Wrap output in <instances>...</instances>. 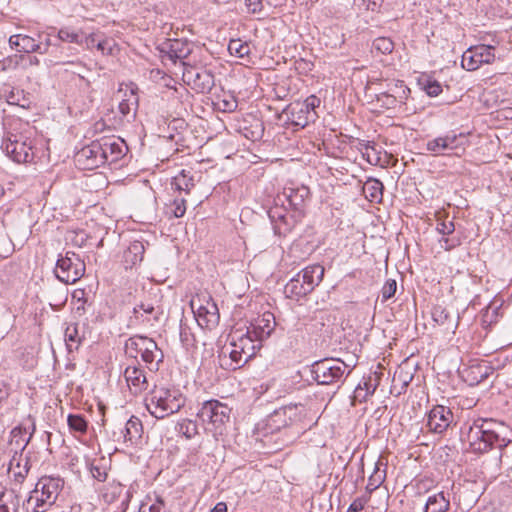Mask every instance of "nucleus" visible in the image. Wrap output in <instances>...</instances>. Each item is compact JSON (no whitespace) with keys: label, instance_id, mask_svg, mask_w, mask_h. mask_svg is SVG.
Instances as JSON below:
<instances>
[{"label":"nucleus","instance_id":"412c9836","mask_svg":"<svg viewBox=\"0 0 512 512\" xmlns=\"http://www.w3.org/2000/svg\"><path fill=\"white\" fill-rule=\"evenodd\" d=\"M289 120L293 126L300 128L306 127L310 122H314L316 112H310L306 106L300 102H295L288 107Z\"/></svg>","mask_w":512,"mask_h":512},{"label":"nucleus","instance_id":"a211bd4d","mask_svg":"<svg viewBox=\"0 0 512 512\" xmlns=\"http://www.w3.org/2000/svg\"><path fill=\"white\" fill-rule=\"evenodd\" d=\"M268 216L274 224V231L276 234L285 235L291 231L293 221L288 216L284 203L278 201L277 198L275 199V205L268 210Z\"/></svg>","mask_w":512,"mask_h":512},{"label":"nucleus","instance_id":"cd10ccee","mask_svg":"<svg viewBox=\"0 0 512 512\" xmlns=\"http://www.w3.org/2000/svg\"><path fill=\"white\" fill-rule=\"evenodd\" d=\"M310 285L303 283L301 276L296 274L286 285L284 288V293L286 297L291 299H299L300 297H304L307 294L311 293Z\"/></svg>","mask_w":512,"mask_h":512},{"label":"nucleus","instance_id":"72a5a7b5","mask_svg":"<svg viewBox=\"0 0 512 512\" xmlns=\"http://www.w3.org/2000/svg\"><path fill=\"white\" fill-rule=\"evenodd\" d=\"M450 510V500L444 495V492H438L428 497L424 512H448Z\"/></svg>","mask_w":512,"mask_h":512},{"label":"nucleus","instance_id":"864d4df0","mask_svg":"<svg viewBox=\"0 0 512 512\" xmlns=\"http://www.w3.org/2000/svg\"><path fill=\"white\" fill-rule=\"evenodd\" d=\"M397 290V283L393 279H388L382 287V301H386L393 297Z\"/></svg>","mask_w":512,"mask_h":512},{"label":"nucleus","instance_id":"6e6d98bb","mask_svg":"<svg viewBox=\"0 0 512 512\" xmlns=\"http://www.w3.org/2000/svg\"><path fill=\"white\" fill-rule=\"evenodd\" d=\"M172 206V212L176 218L184 216L186 212V200L184 198H175Z\"/></svg>","mask_w":512,"mask_h":512},{"label":"nucleus","instance_id":"a878e982","mask_svg":"<svg viewBox=\"0 0 512 512\" xmlns=\"http://www.w3.org/2000/svg\"><path fill=\"white\" fill-rule=\"evenodd\" d=\"M64 336L68 351H76L85 340V326L79 323H69L65 329Z\"/></svg>","mask_w":512,"mask_h":512},{"label":"nucleus","instance_id":"423d86ee","mask_svg":"<svg viewBox=\"0 0 512 512\" xmlns=\"http://www.w3.org/2000/svg\"><path fill=\"white\" fill-rule=\"evenodd\" d=\"M125 350L133 358L140 354L143 362L152 372L159 370V366L164 359V354L157 343L145 336L135 335L130 337L125 343Z\"/></svg>","mask_w":512,"mask_h":512},{"label":"nucleus","instance_id":"9d476101","mask_svg":"<svg viewBox=\"0 0 512 512\" xmlns=\"http://www.w3.org/2000/svg\"><path fill=\"white\" fill-rule=\"evenodd\" d=\"M183 81L197 93H208L214 87V75L211 71L183 62Z\"/></svg>","mask_w":512,"mask_h":512},{"label":"nucleus","instance_id":"052dcab7","mask_svg":"<svg viewBox=\"0 0 512 512\" xmlns=\"http://www.w3.org/2000/svg\"><path fill=\"white\" fill-rule=\"evenodd\" d=\"M303 106H306L310 112H315V108L319 107L320 99L315 95H311L306 98L304 102H301Z\"/></svg>","mask_w":512,"mask_h":512},{"label":"nucleus","instance_id":"bb28decb","mask_svg":"<svg viewBox=\"0 0 512 512\" xmlns=\"http://www.w3.org/2000/svg\"><path fill=\"white\" fill-rule=\"evenodd\" d=\"M432 318L438 325L445 327L446 330L456 329L459 320L458 316L455 317L449 309L442 305L434 306Z\"/></svg>","mask_w":512,"mask_h":512},{"label":"nucleus","instance_id":"f704fd0d","mask_svg":"<svg viewBox=\"0 0 512 512\" xmlns=\"http://www.w3.org/2000/svg\"><path fill=\"white\" fill-rule=\"evenodd\" d=\"M23 512H45L49 507L45 504V500L38 496V492L32 490L26 499L21 498V506Z\"/></svg>","mask_w":512,"mask_h":512},{"label":"nucleus","instance_id":"aec40b11","mask_svg":"<svg viewBox=\"0 0 512 512\" xmlns=\"http://www.w3.org/2000/svg\"><path fill=\"white\" fill-rule=\"evenodd\" d=\"M309 194V188L306 186H299L296 188L288 187L284 188L282 195L277 196V200L281 203L287 201L290 207L294 210H299L303 206Z\"/></svg>","mask_w":512,"mask_h":512},{"label":"nucleus","instance_id":"7ed1b4c3","mask_svg":"<svg viewBox=\"0 0 512 512\" xmlns=\"http://www.w3.org/2000/svg\"><path fill=\"white\" fill-rule=\"evenodd\" d=\"M33 131L26 123L15 122L5 133L1 148L13 161L29 163L34 159Z\"/></svg>","mask_w":512,"mask_h":512},{"label":"nucleus","instance_id":"bf43d9fd","mask_svg":"<svg viewBox=\"0 0 512 512\" xmlns=\"http://www.w3.org/2000/svg\"><path fill=\"white\" fill-rule=\"evenodd\" d=\"M263 0H246V7L250 13L260 14L263 11Z\"/></svg>","mask_w":512,"mask_h":512},{"label":"nucleus","instance_id":"49530a36","mask_svg":"<svg viewBox=\"0 0 512 512\" xmlns=\"http://www.w3.org/2000/svg\"><path fill=\"white\" fill-rule=\"evenodd\" d=\"M57 36L63 42L75 43V44L83 43V40L80 37V35L76 31L70 29L69 27L61 28L58 31Z\"/></svg>","mask_w":512,"mask_h":512},{"label":"nucleus","instance_id":"ea45409f","mask_svg":"<svg viewBox=\"0 0 512 512\" xmlns=\"http://www.w3.org/2000/svg\"><path fill=\"white\" fill-rule=\"evenodd\" d=\"M96 49L104 56H114L119 52V45L112 37H107L103 34L96 44Z\"/></svg>","mask_w":512,"mask_h":512},{"label":"nucleus","instance_id":"e433bc0d","mask_svg":"<svg viewBox=\"0 0 512 512\" xmlns=\"http://www.w3.org/2000/svg\"><path fill=\"white\" fill-rule=\"evenodd\" d=\"M410 93V89L402 80H392L387 84V90L381 91V95H389L394 99H400V103L404 102Z\"/></svg>","mask_w":512,"mask_h":512},{"label":"nucleus","instance_id":"473e14b6","mask_svg":"<svg viewBox=\"0 0 512 512\" xmlns=\"http://www.w3.org/2000/svg\"><path fill=\"white\" fill-rule=\"evenodd\" d=\"M386 479V464L381 459L375 463L374 471L368 478L366 492L371 494L379 488Z\"/></svg>","mask_w":512,"mask_h":512},{"label":"nucleus","instance_id":"13d9d810","mask_svg":"<svg viewBox=\"0 0 512 512\" xmlns=\"http://www.w3.org/2000/svg\"><path fill=\"white\" fill-rule=\"evenodd\" d=\"M101 36H103V33L100 31L90 33L85 37L82 44H85L87 49L92 50L93 48H96V44L100 40Z\"/></svg>","mask_w":512,"mask_h":512},{"label":"nucleus","instance_id":"3c124183","mask_svg":"<svg viewBox=\"0 0 512 512\" xmlns=\"http://www.w3.org/2000/svg\"><path fill=\"white\" fill-rule=\"evenodd\" d=\"M423 89L430 97H436L442 92L441 84L431 78L423 82Z\"/></svg>","mask_w":512,"mask_h":512},{"label":"nucleus","instance_id":"f8f14e48","mask_svg":"<svg viewBox=\"0 0 512 512\" xmlns=\"http://www.w3.org/2000/svg\"><path fill=\"white\" fill-rule=\"evenodd\" d=\"M494 46L479 45L469 48L462 55L461 65L468 71L478 69L482 64H490L495 60Z\"/></svg>","mask_w":512,"mask_h":512},{"label":"nucleus","instance_id":"4c0bfd02","mask_svg":"<svg viewBox=\"0 0 512 512\" xmlns=\"http://www.w3.org/2000/svg\"><path fill=\"white\" fill-rule=\"evenodd\" d=\"M175 431L188 440L199 434L196 421L188 418L179 420L175 425Z\"/></svg>","mask_w":512,"mask_h":512},{"label":"nucleus","instance_id":"7c9ffc66","mask_svg":"<svg viewBox=\"0 0 512 512\" xmlns=\"http://www.w3.org/2000/svg\"><path fill=\"white\" fill-rule=\"evenodd\" d=\"M143 432V426L141 421L132 416L125 424L124 429L121 430V433L124 438V442H129L130 444H135L141 438Z\"/></svg>","mask_w":512,"mask_h":512},{"label":"nucleus","instance_id":"79ce46f5","mask_svg":"<svg viewBox=\"0 0 512 512\" xmlns=\"http://www.w3.org/2000/svg\"><path fill=\"white\" fill-rule=\"evenodd\" d=\"M57 65H61L64 68V72L71 73L73 75H77L81 80H84L87 85H89V81L85 80L83 73L88 70L86 65L81 61H67V62H58Z\"/></svg>","mask_w":512,"mask_h":512},{"label":"nucleus","instance_id":"9b49d317","mask_svg":"<svg viewBox=\"0 0 512 512\" xmlns=\"http://www.w3.org/2000/svg\"><path fill=\"white\" fill-rule=\"evenodd\" d=\"M464 133L449 131L444 135L437 136L426 142V151L434 156L445 155L447 151L456 150L464 147Z\"/></svg>","mask_w":512,"mask_h":512},{"label":"nucleus","instance_id":"a19ab883","mask_svg":"<svg viewBox=\"0 0 512 512\" xmlns=\"http://www.w3.org/2000/svg\"><path fill=\"white\" fill-rule=\"evenodd\" d=\"M68 427L71 432L83 435L87 432L88 422L80 414H69L67 417Z\"/></svg>","mask_w":512,"mask_h":512},{"label":"nucleus","instance_id":"5701e85b","mask_svg":"<svg viewBox=\"0 0 512 512\" xmlns=\"http://www.w3.org/2000/svg\"><path fill=\"white\" fill-rule=\"evenodd\" d=\"M119 94L122 95V99L119 103L118 109L122 116H135L136 110L138 108V96L136 93V89L133 87H127L126 89H119Z\"/></svg>","mask_w":512,"mask_h":512},{"label":"nucleus","instance_id":"6e6552de","mask_svg":"<svg viewBox=\"0 0 512 512\" xmlns=\"http://www.w3.org/2000/svg\"><path fill=\"white\" fill-rule=\"evenodd\" d=\"M85 273V263L79 255L67 251L60 255L55 268L56 277L65 284H74L80 280Z\"/></svg>","mask_w":512,"mask_h":512},{"label":"nucleus","instance_id":"39448f33","mask_svg":"<svg viewBox=\"0 0 512 512\" xmlns=\"http://www.w3.org/2000/svg\"><path fill=\"white\" fill-rule=\"evenodd\" d=\"M231 409L227 404L211 399L205 401L197 412L207 432L214 437L221 436L226 431V425L230 420Z\"/></svg>","mask_w":512,"mask_h":512},{"label":"nucleus","instance_id":"2eb2a0df","mask_svg":"<svg viewBox=\"0 0 512 512\" xmlns=\"http://www.w3.org/2000/svg\"><path fill=\"white\" fill-rule=\"evenodd\" d=\"M98 144L101 147V155L104 164L117 162L127 151L125 142L114 136L98 139Z\"/></svg>","mask_w":512,"mask_h":512},{"label":"nucleus","instance_id":"8fccbe9b","mask_svg":"<svg viewBox=\"0 0 512 512\" xmlns=\"http://www.w3.org/2000/svg\"><path fill=\"white\" fill-rule=\"evenodd\" d=\"M155 312V307L150 302H141L137 304L133 308V314L137 320L141 319L142 321L148 320L147 317H144V314H153Z\"/></svg>","mask_w":512,"mask_h":512},{"label":"nucleus","instance_id":"b1692460","mask_svg":"<svg viewBox=\"0 0 512 512\" xmlns=\"http://www.w3.org/2000/svg\"><path fill=\"white\" fill-rule=\"evenodd\" d=\"M78 161L83 159L86 161V168L91 169L104 165L101 155V147L98 140L93 141L90 145L83 147L77 154Z\"/></svg>","mask_w":512,"mask_h":512},{"label":"nucleus","instance_id":"603ef678","mask_svg":"<svg viewBox=\"0 0 512 512\" xmlns=\"http://www.w3.org/2000/svg\"><path fill=\"white\" fill-rule=\"evenodd\" d=\"M488 370L489 367L486 365H476L470 367V373L474 375L473 382L471 384L479 383L483 381L485 378H487Z\"/></svg>","mask_w":512,"mask_h":512},{"label":"nucleus","instance_id":"f257e3e1","mask_svg":"<svg viewBox=\"0 0 512 512\" xmlns=\"http://www.w3.org/2000/svg\"><path fill=\"white\" fill-rule=\"evenodd\" d=\"M276 326L275 317L271 312H265L251 323L245 333L235 331L230 334V343L225 346L220 355V366L227 370H236L244 366L257 350L260 342L268 338Z\"/></svg>","mask_w":512,"mask_h":512},{"label":"nucleus","instance_id":"de8ad7c7","mask_svg":"<svg viewBox=\"0 0 512 512\" xmlns=\"http://www.w3.org/2000/svg\"><path fill=\"white\" fill-rule=\"evenodd\" d=\"M373 48L381 54H390L394 49V43L388 37H378L373 41Z\"/></svg>","mask_w":512,"mask_h":512},{"label":"nucleus","instance_id":"58836bf2","mask_svg":"<svg viewBox=\"0 0 512 512\" xmlns=\"http://www.w3.org/2000/svg\"><path fill=\"white\" fill-rule=\"evenodd\" d=\"M173 189L177 191H184L186 194L194 187L193 177L189 175V172L182 170L177 176H175L171 182Z\"/></svg>","mask_w":512,"mask_h":512},{"label":"nucleus","instance_id":"6ab92c4d","mask_svg":"<svg viewBox=\"0 0 512 512\" xmlns=\"http://www.w3.org/2000/svg\"><path fill=\"white\" fill-rule=\"evenodd\" d=\"M124 377L132 393L138 394L148 388L147 377L139 363L128 365Z\"/></svg>","mask_w":512,"mask_h":512},{"label":"nucleus","instance_id":"393cba45","mask_svg":"<svg viewBox=\"0 0 512 512\" xmlns=\"http://www.w3.org/2000/svg\"><path fill=\"white\" fill-rule=\"evenodd\" d=\"M9 44L12 48H16L19 52H39L40 54L46 53V49H42L41 45L34 38L28 35H12L9 38Z\"/></svg>","mask_w":512,"mask_h":512},{"label":"nucleus","instance_id":"a18cd8bd","mask_svg":"<svg viewBox=\"0 0 512 512\" xmlns=\"http://www.w3.org/2000/svg\"><path fill=\"white\" fill-rule=\"evenodd\" d=\"M7 102L10 105H16L20 106L22 108L29 107L30 101L24 94L23 90H20L18 88H13L8 96H7Z\"/></svg>","mask_w":512,"mask_h":512},{"label":"nucleus","instance_id":"ddd939ff","mask_svg":"<svg viewBox=\"0 0 512 512\" xmlns=\"http://www.w3.org/2000/svg\"><path fill=\"white\" fill-rule=\"evenodd\" d=\"M299 407L297 405L284 406L276 409L266 419V430L270 433L280 431L299 420Z\"/></svg>","mask_w":512,"mask_h":512},{"label":"nucleus","instance_id":"f03ea898","mask_svg":"<svg viewBox=\"0 0 512 512\" xmlns=\"http://www.w3.org/2000/svg\"><path fill=\"white\" fill-rule=\"evenodd\" d=\"M466 438L473 452L487 453L507 447L512 442V429L502 421L479 418L469 427Z\"/></svg>","mask_w":512,"mask_h":512},{"label":"nucleus","instance_id":"c85d7f7f","mask_svg":"<svg viewBox=\"0 0 512 512\" xmlns=\"http://www.w3.org/2000/svg\"><path fill=\"white\" fill-rule=\"evenodd\" d=\"M145 248L142 242L134 241L123 253L125 268H132L143 260Z\"/></svg>","mask_w":512,"mask_h":512},{"label":"nucleus","instance_id":"1a4fd4ad","mask_svg":"<svg viewBox=\"0 0 512 512\" xmlns=\"http://www.w3.org/2000/svg\"><path fill=\"white\" fill-rule=\"evenodd\" d=\"M190 304L195 318L201 327L212 329L218 325L220 319L219 309L209 294L197 295L191 300Z\"/></svg>","mask_w":512,"mask_h":512},{"label":"nucleus","instance_id":"09e8293b","mask_svg":"<svg viewBox=\"0 0 512 512\" xmlns=\"http://www.w3.org/2000/svg\"><path fill=\"white\" fill-rule=\"evenodd\" d=\"M217 106L223 112H234L238 107V103L235 96L228 94L218 98Z\"/></svg>","mask_w":512,"mask_h":512},{"label":"nucleus","instance_id":"f3484780","mask_svg":"<svg viewBox=\"0 0 512 512\" xmlns=\"http://www.w3.org/2000/svg\"><path fill=\"white\" fill-rule=\"evenodd\" d=\"M453 420V414L449 408L437 405L427 415V426L431 432L443 433Z\"/></svg>","mask_w":512,"mask_h":512},{"label":"nucleus","instance_id":"0eeeda50","mask_svg":"<svg viewBox=\"0 0 512 512\" xmlns=\"http://www.w3.org/2000/svg\"><path fill=\"white\" fill-rule=\"evenodd\" d=\"M352 369L340 359L325 358L312 364L311 373L318 384L331 385L342 382Z\"/></svg>","mask_w":512,"mask_h":512},{"label":"nucleus","instance_id":"20e7f679","mask_svg":"<svg viewBox=\"0 0 512 512\" xmlns=\"http://www.w3.org/2000/svg\"><path fill=\"white\" fill-rule=\"evenodd\" d=\"M146 408L157 419L177 413L185 405V398L177 389L155 387L146 398Z\"/></svg>","mask_w":512,"mask_h":512},{"label":"nucleus","instance_id":"0e129e2a","mask_svg":"<svg viewBox=\"0 0 512 512\" xmlns=\"http://www.w3.org/2000/svg\"><path fill=\"white\" fill-rule=\"evenodd\" d=\"M83 295H84L83 290L75 291L73 294V298H78V302H81V304L77 306V311H79L80 309L84 310V304L86 301L85 300L82 301L81 298Z\"/></svg>","mask_w":512,"mask_h":512},{"label":"nucleus","instance_id":"2f4dec72","mask_svg":"<svg viewBox=\"0 0 512 512\" xmlns=\"http://www.w3.org/2000/svg\"><path fill=\"white\" fill-rule=\"evenodd\" d=\"M21 496L13 489L0 494V512H19Z\"/></svg>","mask_w":512,"mask_h":512},{"label":"nucleus","instance_id":"dca6fc26","mask_svg":"<svg viewBox=\"0 0 512 512\" xmlns=\"http://www.w3.org/2000/svg\"><path fill=\"white\" fill-rule=\"evenodd\" d=\"M63 481L60 478L45 476L38 480L34 491L38 492V496L45 500V504L51 506L55 503L61 489Z\"/></svg>","mask_w":512,"mask_h":512},{"label":"nucleus","instance_id":"5fc2aeb1","mask_svg":"<svg viewBox=\"0 0 512 512\" xmlns=\"http://www.w3.org/2000/svg\"><path fill=\"white\" fill-rule=\"evenodd\" d=\"M370 500V494H366L363 496H360L353 500V502L348 507L347 512H360L364 509L365 505Z\"/></svg>","mask_w":512,"mask_h":512},{"label":"nucleus","instance_id":"37998d69","mask_svg":"<svg viewBox=\"0 0 512 512\" xmlns=\"http://www.w3.org/2000/svg\"><path fill=\"white\" fill-rule=\"evenodd\" d=\"M229 53L238 58H244L250 54V46L247 42L240 39H232L228 44Z\"/></svg>","mask_w":512,"mask_h":512},{"label":"nucleus","instance_id":"4d7b16f0","mask_svg":"<svg viewBox=\"0 0 512 512\" xmlns=\"http://www.w3.org/2000/svg\"><path fill=\"white\" fill-rule=\"evenodd\" d=\"M139 512H166L162 500H157L152 504L143 503L139 509Z\"/></svg>","mask_w":512,"mask_h":512},{"label":"nucleus","instance_id":"680f3d73","mask_svg":"<svg viewBox=\"0 0 512 512\" xmlns=\"http://www.w3.org/2000/svg\"><path fill=\"white\" fill-rule=\"evenodd\" d=\"M378 100L382 101L388 108L394 107L396 103L400 102V99H394V97L389 95H381V92L378 95Z\"/></svg>","mask_w":512,"mask_h":512},{"label":"nucleus","instance_id":"e2e57ef3","mask_svg":"<svg viewBox=\"0 0 512 512\" xmlns=\"http://www.w3.org/2000/svg\"><path fill=\"white\" fill-rule=\"evenodd\" d=\"M362 387L364 389L363 400H367L369 396L373 395L376 389V385L372 384L371 381H365Z\"/></svg>","mask_w":512,"mask_h":512},{"label":"nucleus","instance_id":"4468645a","mask_svg":"<svg viewBox=\"0 0 512 512\" xmlns=\"http://www.w3.org/2000/svg\"><path fill=\"white\" fill-rule=\"evenodd\" d=\"M160 52L162 53L163 60H170L172 63L180 60L183 65L184 59L192 52V44L187 40L168 39L162 43Z\"/></svg>","mask_w":512,"mask_h":512},{"label":"nucleus","instance_id":"338daca9","mask_svg":"<svg viewBox=\"0 0 512 512\" xmlns=\"http://www.w3.org/2000/svg\"><path fill=\"white\" fill-rule=\"evenodd\" d=\"M211 512H227V506L224 502H219L215 505Z\"/></svg>","mask_w":512,"mask_h":512},{"label":"nucleus","instance_id":"c9c22d12","mask_svg":"<svg viewBox=\"0 0 512 512\" xmlns=\"http://www.w3.org/2000/svg\"><path fill=\"white\" fill-rule=\"evenodd\" d=\"M384 186L378 179L369 178L363 185L365 197L371 202H381Z\"/></svg>","mask_w":512,"mask_h":512},{"label":"nucleus","instance_id":"774afa93","mask_svg":"<svg viewBox=\"0 0 512 512\" xmlns=\"http://www.w3.org/2000/svg\"><path fill=\"white\" fill-rule=\"evenodd\" d=\"M8 397V389L4 384L0 383V402Z\"/></svg>","mask_w":512,"mask_h":512},{"label":"nucleus","instance_id":"69168bd1","mask_svg":"<svg viewBox=\"0 0 512 512\" xmlns=\"http://www.w3.org/2000/svg\"><path fill=\"white\" fill-rule=\"evenodd\" d=\"M363 396H364V389H363L362 385H361V384H359V385L357 386V388L355 389V392H354V398H355L356 400H359V401L361 402V401H364V400L362 399V397H363Z\"/></svg>","mask_w":512,"mask_h":512},{"label":"nucleus","instance_id":"4be33fe9","mask_svg":"<svg viewBox=\"0 0 512 512\" xmlns=\"http://www.w3.org/2000/svg\"><path fill=\"white\" fill-rule=\"evenodd\" d=\"M436 230L442 237L438 240L439 245L446 251H450L451 249L460 245V239L456 237H448L453 234L455 231V225L452 220H438L436 225Z\"/></svg>","mask_w":512,"mask_h":512},{"label":"nucleus","instance_id":"c03bdc74","mask_svg":"<svg viewBox=\"0 0 512 512\" xmlns=\"http://www.w3.org/2000/svg\"><path fill=\"white\" fill-rule=\"evenodd\" d=\"M124 492V486L120 483L108 484L103 492V499L106 503H113L117 501Z\"/></svg>","mask_w":512,"mask_h":512},{"label":"nucleus","instance_id":"c756f323","mask_svg":"<svg viewBox=\"0 0 512 512\" xmlns=\"http://www.w3.org/2000/svg\"><path fill=\"white\" fill-rule=\"evenodd\" d=\"M303 283L310 285L313 291L320 284L324 276V267L320 264H313L299 272Z\"/></svg>","mask_w":512,"mask_h":512}]
</instances>
